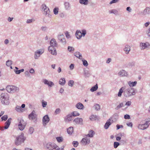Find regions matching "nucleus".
<instances>
[{"instance_id": "20e7f679", "label": "nucleus", "mask_w": 150, "mask_h": 150, "mask_svg": "<svg viewBox=\"0 0 150 150\" xmlns=\"http://www.w3.org/2000/svg\"><path fill=\"white\" fill-rule=\"evenodd\" d=\"M26 125V122L23 119H21L19 122L18 126V128L21 130H23L25 128Z\"/></svg>"}, {"instance_id": "9b49d317", "label": "nucleus", "mask_w": 150, "mask_h": 150, "mask_svg": "<svg viewBox=\"0 0 150 150\" xmlns=\"http://www.w3.org/2000/svg\"><path fill=\"white\" fill-rule=\"evenodd\" d=\"M48 50L51 54L53 55H56V51L53 47L49 46L48 48Z\"/></svg>"}, {"instance_id": "cd10ccee", "label": "nucleus", "mask_w": 150, "mask_h": 150, "mask_svg": "<svg viewBox=\"0 0 150 150\" xmlns=\"http://www.w3.org/2000/svg\"><path fill=\"white\" fill-rule=\"evenodd\" d=\"M65 82L66 81L64 78L60 79L59 81V83L62 85H64L65 84Z\"/></svg>"}, {"instance_id": "5701e85b", "label": "nucleus", "mask_w": 150, "mask_h": 150, "mask_svg": "<svg viewBox=\"0 0 150 150\" xmlns=\"http://www.w3.org/2000/svg\"><path fill=\"white\" fill-rule=\"evenodd\" d=\"M95 134L93 130H90L89 131L88 134L86 135V137H93Z\"/></svg>"}, {"instance_id": "f257e3e1", "label": "nucleus", "mask_w": 150, "mask_h": 150, "mask_svg": "<svg viewBox=\"0 0 150 150\" xmlns=\"http://www.w3.org/2000/svg\"><path fill=\"white\" fill-rule=\"evenodd\" d=\"M0 100L1 103L3 105H8L10 103L9 96L7 93L1 94Z\"/></svg>"}, {"instance_id": "f3484780", "label": "nucleus", "mask_w": 150, "mask_h": 150, "mask_svg": "<svg viewBox=\"0 0 150 150\" xmlns=\"http://www.w3.org/2000/svg\"><path fill=\"white\" fill-rule=\"evenodd\" d=\"M72 119V116L71 114H69L67 115L65 118V122H67L71 121Z\"/></svg>"}, {"instance_id": "f704fd0d", "label": "nucleus", "mask_w": 150, "mask_h": 150, "mask_svg": "<svg viewBox=\"0 0 150 150\" xmlns=\"http://www.w3.org/2000/svg\"><path fill=\"white\" fill-rule=\"evenodd\" d=\"M56 139L58 142H62L63 140V138L62 137H58Z\"/></svg>"}, {"instance_id": "7ed1b4c3", "label": "nucleus", "mask_w": 150, "mask_h": 150, "mask_svg": "<svg viewBox=\"0 0 150 150\" xmlns=\"http://www.w3.org/2000/svg\"><path fill=\"white\" fill-rule=\"evenodd\" d=\"M6 89L8 92L11 93L18 91L19 90L18 88L13 86H8Z\"/></svg>"}, {"instance_id": "9d476101", "label": "nucleus", "mask_w": 150, "mask_h": 150, "mask_svg": "<svg viewBox=\"0 0 150 150\" xmlns=\"http://www.w3.org/2000/svg\"><path fill=\"white\" fill-rule=\"evenodd\" d=\"M42 9H44V14L45 15L49 14L50 12V11L49 8L45 4L42 5Z\"/></svg>"}, {"instance_id": "58836bf2", "label": "nucleus", "mask_w": 150, "mask_h": 150, "mask_svg": "<svg viewBox=\"0 0 150 150\" xmlns=\"http://www.w3.org/2000/svg\"><path fill=\"white\" fill-rule=\"evenodd\" d=\"M74 83V81L73 80H71L68 83V85L69 86H72Z\"/></svg>"}, {"instance_id": "c9c22d12", "label": "nucleus", "mask_w": 150, "mask_h": 150, "mask_svg": "<svg viewBox=\"0 0 150 150\" xmlns=\"http://www.w3.org/2000/svg\"><path fill=\"white\" fill-rule=\"evenodd\" d=\"M73 116H78L79 115V114L78 112L77 111H74L72 112V113Z\"/></svg>"}, {"instance_id": "a19ab883", "label": "nucleus", "mask_w": 150, "mask_h": 150, "mask_svg": "<svg viewBox=\"0 0 150 150\" xmlns=\"http://www.w3.org/2000/svg\"><path fill=\"white\" fill-rule=\"evenodd\" d=\"M12 64V61L8 60L6 62V65L8 66H10Z\"/></svg>"}, {"instance_id": "aec40b11", "label": "nucleus", "mask_w": 150, "mask_h": 150, "mask_svg": "<svg viewBox=\"0 0 150 150\" xmlns=\"http://www.w3.org/2000/svg\"><path fill=\"white\" fill-rule=\"evenodd\" d=\"M119 74L121 76H126L127 75V73L126 71L123 70L120 71L119 73Z\"/></svg>"}, {"instance_id": "412c9836", "label": "nucleus", "mask_w": 150, "mask_h": 150, "mask_svg": "<svg viewBox=\"0 0 150 150\" xmlns=\"http://www.w3.org/2000/svg\"><path fill=\"white\" fill-rule=\"evenodd\" d=\"M50 44L51 45L50 46L54 47L56 46L57 44L55 40L54 39H52L50 42Z\"/></svg>"}, {"instance_id": "0e129e2a", "label": "nucleus", "mask_w": 150, "mask_h": 150, "mask_svg": "<svg viewBox=\"0 0 150 150\" xmlns=\"http://www.w3.org/2000/svg\"><path fill=\"white\" fill-rule=\"evenodd\" d=\"M131 104V103L130 102L128 101L126 103V105H130Z\"/></svg>"}, {"instance_id": "39448f33", "label": "nucleus", "mask_w": 150, "mask_h": 150, "mask_svg": "<svg viewBox=\"0 0 150 150\" xmlns=\"http://www.w3.org/2000/svg\"><path fill=\"white\" fill-rule=\"evenodd\" d=\"M46 147L50 150H55L57 148V146L54 143H48L47 144Z\"/></svg>"}, {"instance_id": "c03bdc74", "label": "nucleus", "mask_w": 150, "mask_h": 150, "mask_svg": "<svg viewBox=\"0 0 150 150\" xmlns=\"http://www.w3.org/2000/svg\"><path fill=\"white\" fill-rule=\"evenodd\" d=\"M95 108L96 110H98L100 109V106L98 104H96L95 105Z\"/></svg>"}, {"instance_id": "79ce46f5", "label": "nucleus", "mask_w": 150, "mask_h": 150, "mask_svg": "<svg viewBox=\"0 0 150 150\" xmlns=\"http://www.w3.org/2000/svg\"><path fill=\"white\" fill-rule=\"evenodd\" d=\"M68 50L70 52L73 51L74 50V48L72 47L69 46L68 47Z\"/></svg>"}, {"instance_id": "c756f323", "label": "nucleus", "mask_w": 150, "mask_h": 150, "mask_svg": "<svg viewBox=\"0 0 150 150\" xmlns=\"http://www.w3.org/2000/svg\"><path fill=\"white\" fill-rule=\"evenodd\" d=\"M125 88L124 87H122L119 90L118 92V96L119 97H120L122 94V93L123 92V91L124 90Z\"/></svg>"}, {"instance_id": "473e14b6", "label": "nucleus", "mask_w": 150, "mask_h": 150, "mask_svg": "<svg viewBox=\"0 0 150 150\" xmlns=\"http://www.w3.org/2000/svg\"><path fill=\"white\" fill-rule=\"evenodd\" d=\"M16 110L18 112H22L23 109L20 106H17L16 108Z\"/></svg>"}, {"instance_id": "423d86ee", "label": "nucleus", "mask_w": 150, "mask_h": 150, "mask_svg": "<svg viewBox=\"0 0 150 150\" xmlns=\"http://www.w3.org/2000/svg\"><path fill=\"white\" fill-rule=\"evenodd\" d=\"M81 142L82 145H86L90 143V138L86 137L82 139Z\"/></svg>"}, {"instance_id": "4c0bfd02", "label": "nucleus", "mask_w": 150, "mask_h": 150, "mask_svg": "<svg viewBox=\"0 0 150 150\" xmlns=\"http://www.w3.org/2000/svg\"><path fill=\"white\" fill-rule=\"evenodd\" d=\"M123 103H120V104L117 106V107L115 109L116 110H118L119 109H120V108H121L123 107Z\"/></svg>"}, {"instance_id": "bf43d9fd", "label": "nucleus", "mask_w": 150, "mask_h": 150, "mask_svg": "<svg viewBox=\"0 0 150 150\" xmlns=\"http://www.w3.org/2000/svg\"><path fill=\"white\" fill-rule=\"evenodd\" d=\"M127 125L128 126H130L131 127H132V123L131 122H129L128 123H127Z\"/></svg>"}, {"instance_id": "e433bc0d", "label": "nucleus", "mask_w": 150, "mask_h": 150, "mask_svg": "<svg viewBox=\"0 0 150 150\" xmlns=\"http://www.w3.org/2000/svg\"><path fill=\"white\" fill-rule=\"evenodd\" d=\"M24 71V69H21L18 70H15V72L16 74H19L21 72H23Z\"/></svg>"}, {"instance_id": "393cba45", "label": "nucleus", "mask_w": 150, "mask_h": 150, "mask_svg": "<svg viewBox=\"0 0 150 150\" xmlns=\"http://www.w3.org/2000/svg\"><path fill=\"white\" fill-rule=\"evenodd\" d=\"M76 107L78 109H82L83 108L84 106L82 104L79 103L76 105Z\"/></svg>"}, {"instance_id": "a18cd8bd", "label": "nucleus", "mask_w": 150, "mask_h": 150, "mask_svg": "<svg viewBox=\"0 0 150 150\" xmlns=\"http://www.w3.org/2000/svg\"><path fill=\"white\" fill-rule=\"evenodd\" d=\"M8 118V116L7 115H4L1 117V119L2 120L6 121Z\"/></svg>"}, {"instance_id": "b1692460", "label": "nucleus", "mask_w": 150, "mask_h": 150, "mask_svg": "<svg viewBox=\"0 0 150 150\" xmlns=\"http://www.w3.org/2000/svg\"><path fill=\"white\" fill-rule=\"evenodd\" d=\"M124 50L126 54H128L130 50V47L128 45H126L124 49Z\"/></svg>"}, {"instance_id": "c85d7f7f", "label": "nucleus", "mask_w": 150, "mask_h": 150, "mask_svg": "<svg viewBox=\"0 0 150 150\" xmlns=\"http://www.w3.org/2000/svg\"><path fill=\"white\" fill-rule=\"evenodd\" d=\"M68 133L69 134H71L73 132V128L72 127H70L67 129Z\"/></svg>"}, {"instance_id": "f03ea898", "label": "nucleus", "mask_w": 150, "mask_h": 150, "mask_svg": "<svg viewBox=\"0 0 150 150\" xmlns=\"http://www.w3.org/2000/svg\"><path fill=\"white\" fill-rule=\"evenodd\" d=\"M25 139L24 137V134L22 133L16 137L15 140V144L16 145H18L24 142Z\"/></svg>"}, {"instance_id": "6ab92c4d", "label": "nucleus", "mask_w": 150, "mask_h": 150, "mask_svg": "<svg viewBox=\"0 0 150 150\" xmlns=\"http://www.w3.org/2000/svg\"><path fill=\"white\" fill-rule=\"evenodd\" d=\"M76 35L77 39H80L82 36L81 32L79 30H77L76 33Z\"/></svg>"}, {"instance_id": "6e6552de", "label": "nucleus", "mask_w": 150, "mask_h": 150, "mask_svg": "<svg viewBox=\"0 0 150 150\" xmlns=\"http://www.w3.org/2000/svg\"><path fill=\"white\" fill-rule=\"evenodd\" d=\"M50 120L49 117L48 115H46L42 119L43 124L44 126H45L47 123Z\"/></svg>"}, {"instance_id": "7c9ffc66", "label": "nucleus", "mask_w": 150, "mask_h": 150, "mask_svg": "<svg viewBox=\"0 0 150 150\" xmlns=\"http://www.w3.org/2000/svg\"><path fill=\"white\" fill-rule=\"evenodd\" d=\"M98 88V85L96 84V85L92 87L91 89V91L92 92L95 91Z\"/></svg>"}, {"instance_id": "774afa93", "label": "nucleus", "mask_w": 150, "mask_h": 150, "mask_svg": "<svg viewBox=\"0 0 150 150\" xmlns=\"http://www.w3.org/2000/svg\"><path fill=\"white\" fill-rule=\"evenodd\" d=\"M148 35L150 37V28H149V30L148 32Z\"/></svg>"}, {"instance_id": "49530a36", "label": "nucleus", "mask_w": 150, "mask_h": 150, "mask_svg": "<svg viewBox=\"0 0 150 150\" xmlns=\"http://www.w3.org/2000/svg\"><path fill=\"white\" fill-rule=\"evenodd\" d=\"M82 61L83 62V64L84 66H88V63L86 60H82Z\"/></svg>"}, {"instance_id": "09e8293b", "label": "nucleus", "mask_w": 150, "mask_h": 150, "mask_svg": "<svg viewBox=\"0 0 150 150\" xmlns=\"http://www.w3.org/2000/svg\"><path fill=\"white\" fill-rule=\"evenodd\" d=\"M73 144L74 147H76L78 146L79 143L77 141H74L73 142Z\"/></svg>"}, {"instance_id": "dca6fc26", "label": "nucleus", "mask_w": 150, "mask_h": 150, "mask_svg": "<svg viewBox=\"0 0 150 150\" xmlns=\"http://www.w3.org/2000/svg\"><path fill=\"white\" fill-rule=\"evenodd\" d=\"M138 127L139 129H144L148 127V126L145 124L142 125L140 124L139 125Z\"/></svg>"}, {"instance_id": "052dcab7", "label": "nucleus", "mask_w": 150, "mask_h": 150, "mask_svg": "<svg viewBox=\"0 0 150 150\" xmlns=\"http://www.w3.org/2000/svg\"><path fill=\"white\" fill-rule=\"evenodd\" d=\"M30 72L31 73H33L34 72V70L33 68L31 69L30 70Z\"/></svg>"}, {"instance_id": "13d9d810", "label": "nucleus", "mask_w": 150, "mask_h": 150, "mask_svg": "<svg viewBox=\"0 0 150 150\" xmlns=\"http://www.w3.org/2000/svg\"><path fill=\"white\" fill-rule=\"evenodd\" d=\"M69 68L71 70H72L74 68V64H71Z\"/></svg>"}, {"instance_id": "4468645a", "label": "nucleus", "mask_w": 150, "mask_h": 150, "mask_svg": "<svg viewBox=\"0 0 150 150\" xmlns=\"http://www.w3.org/2000/svg\"><path fill=\"white\" fill-rule=\"evenodd\" d=\"M35 112L33 111L32 113L29 115V118L30 119L33 120L35 118L36 115Z\"/></svg>"}, {"instance_id": "4d7b16f0", "label": "nucleus", "mask_w": 150, "mask_h": 150, "mask_svg": "<svg viewBox=\"0 0 150 150\" xmlns=\"http://www.w3.org/2000/svg\"><path fill=\"white\" fill-rule=\"evenodd\" d=\"M124 118L125 119H130V117L129 115H125L124 116Z\"/></svg>"}, {"instance_id": "ddd939ff", "label": "nucleus", "mask_w": 150, "mask_h": 150, "mask_svg": "<svg viewBox=\"0 0 150 150\" xmlns=\"http://www.w3.org/2000/svg\"><path fill=\"white\" fill-rule=\"evenodd\" d=\"M44 52V50H41L40 51H38L37 52H35V58L36 59L38 58V57L40 56V54H42Z\"/></svg>"}, {"instance_id": "603ef678", "label": "nucleus", "mask_w": 150, "mask_h": 150, "mask_svg": "<svg viewBox=\"0 0 150 150\" xmlns=\"http://www.w3.org/2000/svg\"><path fill=\"white\" fill-rule=\"evenodd\" d=\"M117 11L115 10H112L111 11H109V13H114V14L116 13H117Z\"/></svg>"}, {"instance_id": "a878e982", "label": "nucleus", "mask_w": 150, "mask_h": 150, "mask_svg": "<svg viewBox=\"0 0 150 150\" xmlns=\"http://www.w3.org/2000/svg\"><path fill=\"white\" fill-rule=\"evenodd\" d=\"M58 38L62 42H65V40L64 38V36L63 35H59Z\"/></svg>"}, {"instance_id": "37998d69", "label": "nucleus", "mask_w": 150, "mask_h": 150, "mask_svg": "<svg viewBox=\"0 0 150 150\" xmlns=\"http://www.w3.org/2000/svg\"><path fill=\"white\" fill-rule=\"evenodd\" d=\"M119 144L118 142H115L114 144V147L115 148H117L118 146L119 145Z\"/></svg>"}, {"instance_id": "864d4df0", "label": "nucleus", "mask_w": 150, "mask_h": 150, "mask_svg": "<svg viewBox=\"0 0 150 150\" xmlns=\"http://www.w3.org/2000/svg\"><path fill=\"white\" fill-rule=\"evenodd\" d=\"M119 0H112L110 3V4H111L112 3H115L118 1Z\"/></svg>"}, {"instance_id": "f8f14e48", "label": "nucleus", "mask_w": 150, "mask_h": 150, "mask_svg": "<svg viewBox=\"0 0 150 150\" xmlns=\"http://www.w3.org/2000/svg\"><path fill=\"white\" fill-rule=\"evenodd\" d=\"M140 46L142 49H144L146 48L149 47V46H150V45L148 43H142L140 44Z\"/></svg>"}, {"instance_id": "6e6d98bb", "label": "nucleus", "mask_w": 150, "mask_h": 150, "mask_svg": "<svg viewBox=\"0 0 150 150\" xmlns=\"http://www.w3.org/2000/svg\"><path fill=\"white\" fill-rule=\"evenodd\" d=\"M29 131L30 133L31 134L33 133L34 131V129L32 127H30L29 129Z\"/></svg>"}, {"instance_id": "4be33fe9", "label": "nucleus", "mask_w": 150, "mask_h": 150, "mask_svg": "<svg viewBox=\"0 0 150 150\" xmlns=\"http://www.w3.org/2000/svg\"><path fill=\"white\" fill-rule=\"evenodd\" d=\"M110 120H111L110 119L108 120L105 124L104 127L105 129H107L109 126L111 125V123L110 122Z\"/></svg>"}, {"instance_id": "1a4fd4ad", "label": "nucleus", "mask_w": 150, "mask_h": 150, "mask_svg": "<svg viewBox=\"0 0 150 150\" xmlns=\"http://www.w3.org/2000/svg\"><path fill=\"white\" fill-rule=\"evenodd\" d=\"M127 92L128 93V96H130L132 95H134L135 94V91H134L133 88H129L127 90Z\"/></svg>"}, {"instance_id": "ea45409f", "label": "nucleus", "mask_w": 150, "mask_h": 150, "mask_svg": "<svg viewBox=\"0 0 150 150\" xmlns=\"http://www.w3.org/2000/svg\"><path fill=\"white\" fill-rule=\"evenodd\" d=\"M47 102L44 101V100H42V106L43 107H45L47 105Z\"/></svg>"}, {"instance_id": "8fccbe9b", "label": "nucleus", "mask_w": 150, "mask_h": 150, "mask_svg": "<svg viewBox=\"0 0 150 150\" xmlns=\"http://www.w3.org/2000/svg\"><path fill=\"white\" fill-rule=\"evenodd\" d=\"M54 13L55 14H57L58 13V9L54 8L53 10Z\"/></svg>"}, {"instance_id": "bb28decb", "label": "nucleus", "mask_w": 150, "mask_h": 150, "mask_svg": "<svg viewBox=\"0 0 150 150\" xmlns=\"http://www.w3.org/2000/svg\"><path fill=\"white\" fill-rule=\"evenodd\" d=\"M128 84L129 86L130 87H133L135 86L137 83V82L136 81H135L134 82H131V81H129L128 82Z\"/></svg>"}, {"instance_id": "e2e57ef3", "label": "nucleus", "mask_w": 150, "mask_h": 150, "mask_svg": "<svg viewBox=\"0 0 150 150\" xmlns=\"http://www.w3.org/2000/svg\"><path fill=\"white\" fill-rule=\"evenodd\" d=\"M127 10L129 12H130L131 10V9L130 7H128L127 8Z\"/></svg>"}, {"instance_id": "3c124183", "label": "nucleus", "mask_w": 150, "mask_h": 150, "mask_svg": "<svg viewBox=\"0 0 150 150\" xmlns=\"http://www.w3.org/2000/svg\"><path fill=\"white\" fill-rule=\"evenodd\" d=\"M65 33L66 37L67 38H70V37H71L70 36L68 32L67 31Z\"/></svg>"}, {"instance_id": "2eb2a0df", "label": "nucleus", "mask_w": 150, "mask_h": 150, "mask_svg": "<svg viewBox=\"0 0 150 150\" xmlns=\"http://www.w3.org/2000/svg\"><path fill=\"white\" fill-rule=\"evenodd\" d=\"M44 82L45 84H47L49 86H51L54 85V83L51 81H48L47 80L44 79Z\"/></svg>"}, {"instance_id": "0eeeda50", "label": "nucleus", "mask_w": 150, "mask_h": 150, "mask_svg": "<svg viewBox=\"0 0 150 150\" xmlns=\"http://www.w3.org/2000/svg\"><path fill=\"white\" fill-rule=\"evenodd\" d=\"M11 118H9L8 120L5 123V126L4 127H0V129L1 130H3L4 129H7L9 127L11 123Z\"/></svg>"}, {"instance_id": "69168bd1", "label": "nucleus", "mask_w": 150, "mask_h": 150, "mask_svg": "<svg viewBox=\"0 0 150 150\" xmlns=\"http://www.w3.org/2000/svg\"><path fill=\"white\" fill-rule=\"evenodd\" d=\"M121 139V138L120 137H117L116 138V140L117 141H119Z\"/></svg>"}, {"instance_id": "5fc2aeb1", "label": "nucleus", "mask_w": 150, "mask_h": 150, "mask_svg": "<svg viewBox=\"0 0 150 150\" xmlns=\"http://www.w3.org/2000/svg\"><path fill=\"white\" fill-rule=\"evenodd\" d=\"M60 109L59 108H57L56 110L55 113L56 114H58L60 112Z\"/></svg>"}, {"instance_id": "2f4dec72", "label": "nucleus", "mask_w": 150, "mask_h": 150, "mask_svg": "<svg viewBox=\"0 0 150 150\" xmlns=\"http://www.w3.org/2000/svg\"><path fill=\"white\" fill-rule=\"evenodd\" d=\"M75 55L79 59H81L82 57L81 54L79 52H76L75 53Z\"/></svg>"}, {"instance_id": "de8ad7c7", "label": "nucleus", "mask_w": 150, "mask_h": 150, "mask_svg": "<svg viewBox=\"0 0 150 150\" xmlns=\"http://www.w3.org/2000/svg\"><path fill=\"white\" fill-rule=\"evenodd\" d=\"M145 124L147 125L148 127L149 125L150 124V118L147 120Z\"/></svg>"}, {"instance_id": "a211bd4d", "label": "nucleus", "mask_w": 150, "mask_h": 150, "mask_svg": "<svg viewBox=\"0 0 150 150\" xmlns=\"http://www.w3.org/2000/svg\"><path fill=\"white\" fill-rule=\"evenodd\" d=\"M74 121L76 124H81L83 120L81 118H77L74 120Z\"/></svg>"}, {"instance_id": "72a5a7b5", "label": "nucleus", "mask_w": 150, "mask_h": 150, "mask_svg": "<svg viewBox=\"0 0 150 150\" xmlns=\"http://www.w3.org/2000/svg\"><path fill=\"white\" fill-rule=\"evenodd\" d=\"M88 0H80L79 2L81 4L86 5L88 4Z\"/></svg>"}, {"instance_id": "338daca9", "label": "nucleus", "mask_w": 150, "mask_h": 150, "mask_svg": "<svg viewBox=\"0 0 150 150\" xmlns=\"http://www.w3.org/2000/svg\"><path fill=\"white\" fill-rule=\"evenodd\" d=\"M8 43V39H6L4 41V43L6 44H7Z\"/></svg>"}, {"instance_id": "680f3d73", "label": "nucleus", "mask_w": 150, "mask_h": 150, "mask_svg": "<svg viewBox=\"0 0 150 150\" xmlns=\"http://www.w3.org/2000/svg\"><path fill=\"white\" fill-rule=\"evenodd\" d=\"M33 21V19L28 20L27 21V23H30L32 22Z\"/></svg>"}]
</instances>
